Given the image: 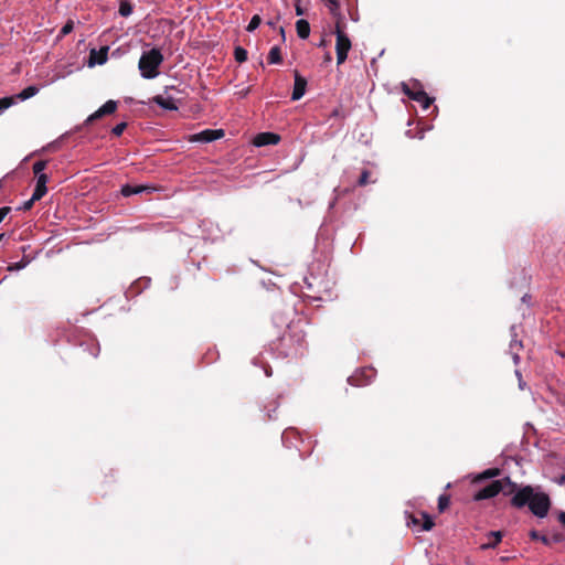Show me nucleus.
<instances>
[{
  "mask_svg": "<svg viewBox=\"0 0 565 565\" xmlns=\"http://www.w3.org/2000/svg\"><path fill=\"white\" fill-rule=\"evenodd\" d=\"M553 541H554V542H559V541H561V539H559V536H557V535H556V536H554V537H553Z\"/></svg>",
  "mask_w": 565,
  "mask_h": 565,
  "instance_id": "obj_39",
  "label": "nucleus"
},
{
  "mask_svg": "<svg viewBox=\"0 0 565 565\" xmlns=\"http://www.w3.org/2000/svg\"><path fill=\"white\" fill-rule=\"evenodd\" d=\"M148 190L147 186L143 185H130L126 184L121 188V194L124 196H130L132 194L141 193L142 191Z\"/></svg>",
  "mask_w": 565,
  "mask_h": 565,
  "instance_id": "obj_19",
  "label": "nucleus"
},
{
  "mask_svg": "<svg viewBox=\"0 0 565 565\" xmlns=\"http://www.w3.org/2000/svg\"><path fill=\"white\" fill-rule=\"evenodd\" d=\"M260 23H262V19H260V17H259L258 14H255V15L250 19V21H249V23H248V25H247L246 30H247L248 32H253V31H255V30L259 26V24H260Z\"/></svg>",
  "mask_w": 565,
  "mask_h": 565,
  "instance_id": "obj_26",
  "label": "nucleus"
},
{
  "mask_svg": "<svg viewBox=\"0 0 565 565\" xmlns=\"http://www.w3.org/2000/svg\"><path fill=\"white\" fill-rule=\"evenodd\" d=\"M46 164H47V162L45 160L36 161L33 164V172H34V174H36L38 177L40 174H43L42 171L46 168Z\"/></svg>",
  "mask_w": 565,
  "mask_h": 565,
  "instance_id": "obj_28",
  "label": "nucleus"
},
{
  "mask_svg": "<svg viewBox=\"0 0 565 565\" xmlns=\"http://www.w3.org/2000/svg\"><path fill=\"white\" fill-rule=\"evenodd\" d=\"M234 57L236 62L244 63L247 60V51L242 46H236L234 50Z\"/></svg>",
  "mask_w": 565,
  "mask_h": 565,
  "instance_id": "obj_22",
  "label": "nucleus"
},
{
  "mask_svg": "<svg viewBox=\"0 0 565 565\" xmlns=\"http://www.w3.org/2000/svg\"><path fill=\"white\" fill-rule=\"evenodd\" d=\"M223 137H224L223 129H205L199 134L191 136L190 141L212 142V141L221 139Z\"/></svg>",
  "mask_w": 565,
  "mask_h": 565,
  "instance_id": "obj_10",
  "label": "nucleus"
},
{
  "mask_svg": "<svg viewBox=\"0 0 565 565\" xmlns=\"http://www.w3.org/2000/svg\"><path fill=\"white\" fill-rule=\"evenodd\" d=\"M14 102H15L14 96L0 98V110H4V109L9 108L10 106H12L14 104Z\"/></svg>",
  "mask_w": 565,
  "mask_h": 565,
  "instance_id": "obj_27",
  "label": "nucleus"
},
{
  "mask_svg": "<svg viewBox=\"0 0 565 565\" xmlns=\"http://www.w3.org/2000/svg\"><path fill=\"white\" fill-rule=\"evenodd\" d=\"M10 211H11V207H9V206L0 207V223L10 213Z\"/></svg>",
  "mask_w": 565,
  "mask_h": 565,
  "instance_id": "obj_34",
  "label": "nucleus"
},
{
  "mask_svg": "<svg viewBox=\"0 0 565 565\" xmlns=\"http://www.w3.org/2000/svg\"><path fill=\"white\" fill-rule=\"evenodd\" d=\"M153 103L158 106L168 109V110H177L178 106L174 103L172 97H163L161 95H157L152 98Z\"/></svg>",
  "mask_w": 565,
  "mask_h": 565,
  "instance_id": "obj_16",
  "label": "nucleus"
},
{
  "mask_svg": "<svg viewBox=\"0 0 565 565\" xmlns=\"http://www.w3.org/2000/svg\"><path fill=\"white\" fill-rule=\"evenodd\" d=\"M375 376L376 370L372 366H365L356 370L351 376H349L348 382L352 386H365L372 383Z\"/></svg>",
  "mask_w": 565,
  "mask_h": 565,
  "instance_id": "obj_7",
  "label": "nucleus"
},
{
  "mask_svg": "<svg viewBox=\"0 0 565 565\" xmlns=\"http://www.w3.org/2000/svg\"><path fill=\"white\" fill-rule=\"evenodd\" d=\"M511 495L510 504L514 509L520 510L527 507L533 515L540 519L548 514L552 502L547 493L532 486L520 487L516 484V490Z\"/></svg>",
  "mask_w": 565,
  "mask_h": 565,
  "instance_id": "obj_1",
  "label": "nucleus"
},
{
  "mask_svg": "<svg viewBox=\"0 0 565 565\" xmlns=\"http://www.w3.org/2000/svg\"><path fill=\"white\" fill-rule=\"evenodd\" d=\"M515 490L516 483L511 481L509 477H505L500 480H493L491 483L477 491L473 494V500L482 501L491 499L498 495L499 493H503L504 495H511Z\"/></svg>",
  "mask_w": 565,
  "mask_h": 565,
  "instance_id": "obj_3",
  "label": "nucleus"
},
{
  "mask_svg": "<svg viewBox=\"0 0 565 565\" xmlns=\"http://www.w3.org/2000/svg\"><path fill=\"white\" fill-rule=\"evenodd\" d=\"M324 45H326V41L321 40V42L319 43V46H324Z\"/></svg>",
  "mask_w": 565,
  "mask_h": 565,
  "instance_id": "obj_40",
  "label": "nucleus"
},
{
  "mask_svg": "<svg viewBox=\"0 0 565 565\" xmlns=\"http://www.w3.org/2000/svg\"><path fill=\"white\" fill-rule=\"evenodd\" d=\"M49 181L47 174H40L36 180V185L33 192V200H41L47 192L46 183Z\"/></svg>",
  "mask_w": 565,
  "mask_h": 565,
  "instance_id": "obj_14",
  "label": "nucleus"
},
{
  "mask_svg": "<svg viewBox=\"0 0 565 565\" xmlns=\"http://www.w3.org/2000/svg\"><path fill=\"white\" fill-rule=\"evenodd\" d=\"M74 28L73 21H68L61 30L62 35H66L72 32Z\"/></svg>",
  "mask_w": 565,
  "mask_h": 565,
  "instance_id": "obj_31",
  "label": "nucleus"
},
{
  "mask_svg": "<svg viewBox=\"0 0 565 565\" xmlns=\"http://www.w3.org/2000/svg\"><path fill=\"white\" fill-rule=\"evenodd\" d=\"M558 521L565 527V511L558 513Z\"/></svg>",
  "mask_w": 565,
  "mask_h": 565,
  "instance_id": "obj_36",
  "label": "nucleus"
},
{
  "mask_svg": "<svg viewBox=\"0 0 565 565\" xmlns=\"http://www.w3.org/2000/svg\"><path fill=\"white\" fill-rule=\"evenodd\" d=\"M107 57H108V47L107 46H104L99 50L93 49L89 53V65H94V64L102 65V64L106 63Z\"/></svg>",
  "mask_w": 565,
  "mask_h": 565,
  "instance_id": "obj_13",
  "label": "nucleus"
},
{
  "mask_svg": "<svg viewBox=\"0 0 565 565\" xmlns=\"http://www.w3.org/2000/svg\"><path fill=\"white\" fill-rule=\"evenodd\" d=\"M489 541L487 543L481 544V550L494 548L501 542L503 537V533L501 531H491L487 534Z\"/></svg>",
  "mask_w": 565,
  "mask_h": 565,
  "instance_id": "obj_15",
  "label": "nucleus"
},
{
  "mask_svg": "<svg viewBox=\"0 0 565 565\" xmlns=\"http://www.w3.org/2000/svg\"><path fill=\"white\" fill-rule=\"evenodd\" d=\"M296 14L297 15H302L303 14V10H302V8L300 7L299 3L296 4Z\"/></svg>",
  "mask_w": 565,
  "mask_h": 565,
  "instance_id": "obj_37",
  "label": "nucleus"
},
{
  "mask_svg": "<svg viewBox=\"0 0 565 565\" xmlns=\"http://www.w3.org/2000/svg\"><path fill=\"white\" fill-rule=\"evenodd\" d=\"M163 62V55L159 49L143 52L139 58L138 67L143 78L151 79L159 75V66Z\"/></svg>",
  "mask_w": 565,
  "mask_h": 565,
  "instance_id": "obj_4",
  "label": "nucleus"
},
{
  "mask_svg": "<svg viewBox=\"0 0 565 565\" xmlns=\"http://www.w3.org/2000/svg\"><path fill=\"white\" fill-rule=\"evenodd\" d=\"M25 267V263L24 262H19V263H14V264H11L9 265L8 267V270H19V269H22Z\"/></svg>",
  "mask_w": 565,
  "mask_h": 565,
  "instance_id": "obj_33",
  "label": "nucleus"
},
{
  "mask_svg": "<svg viewBox=\"0 0 565 565\" xmlns=\"http://www.w3.org/2000/svg\"><path fill=\"white\" fill-rule=\"evenodd\" d=\"M280 141V136L275 132H259L253 139V145L256 147H264L268 145H277Z\"/></svg>",
  "mask_w": 565,
  "mask_h": 565,
  "instance_id": "obj_11",
  "label": "nucleus"
},
{
  "mask_svg": "<svg viewBox=\"0 0 565 565\" xmlns=\"http://www.w3.org/2000/svg\"><path fill=\"white\" fill-rule=\"evenodd\" d=\"M500 475H501V470L499 468H490V469L484 470L480 475H478L473 479V482H481L487 479H492V478L499 477Z\"/></svg>",
  "mask_w": 565,
  "mask_h": 565,
  "instance_id": "obj_18",
  "label": "nucleus"
},
{
  "mask_svg": "<svg viewBox=\"0 0 565 565\" xmlns=\"http://www.w3.org/2000/svg\"><path fill=\"white\" fill-rule=\"evenodd\" d=\"M36 201H38V200H33V195H32L30 200H28V201H25V202L23 203V205L20 207V210H22V211H29V210H31V209H32V206H33V204H34V202H36Z\"/></svg>",
  "mask_w": 565,
  "mask_h": 565,
  "instance_id": "obj_32",
  "label": "nucleus"
},
{
  "mask_svg": "<svg viewBox=\"0 0 565 565\" xmlns=\"http://www.w3.org/2000/svg\"><path fill=\"white\" fill-rule=\"evenodd\" d=\"M335 52H337V64L341 65L345 62L348 57V53L351 50V40L349 36L341 30L340 23L338 22L335 25Z\"/></svg>",
  "mask_w": 565,
  "mask_h": 565,
  "instance_id": "obj_5",
  "label": "nucleus"
},
{
  "mask_svg": "<svg viewBox=\"0 0 565 565\" xmlns=\"http://www.w3.org/2000/svg\"><path fill=\"white\" fill-rule=\"evenodd\" d=\"M127 128V122L122 121L118 125H116L113 129H111V134L116 137H119L122 135V132L125 131V129Z\"/></svg>",
  "mask_w": 565,
  "mask_h": 565,
  "instance_id": "obj_29",
  "label": "nucleus"
},
{
  "mask_svg": "<svg viewBox=\"0 0 565 565\" xmlns=\"http://www.w3.org/2000/svg\"><path fill=\"white\" fill-rule=\"evenodd\" d=\"M327 1L329 2V4H330V7H331V10H332V11H333V10H335V9H338V8H339V6H340V4H339V0H327Z\"/></svg>",
  "mask_w": 565,
  "mask_h": 565,
  "instance_id": "obj_35",
  "label": "nucleus"
},
{
  "mask_svg": "<svg viewBox=\"0 0 565 565\" xmlns=\"http://www.w3.org/2000/svg\"><path fill=\"white\" fill-rule=\"evenodd\" d=\"M402 90L408 98L419 103L425 109H427L433 103V98H430L422 88L414 89L406 83H402Z\"/></svg>",
  "mask_w": 565,
  "mask_h": 565,
  "instance_id": "obj_8",
  "label": "nucleus"
},
{
  "mask_svg": "<svg viewBox=\"0 0 565 565\" xmlns=\"http://www.w3.org/2000/svg\"><path fill=\"white\" fill-rule=\"evenodd\" d=\"M118 12L121 17H128L132 12V6L128 1H121Z\"/></svg>",
  "mask_w": 565,
  "mask_h": 565,
  "instance_id": "obj_23",
  "label": "nucleus"
},
{
  "mask_svg": "<svg viewBox=\"0 0 565 565\" xmlns=\"http://www.w3.org/2000/svg\"><path fill=\"white\" fill-rule=\"evenodd\" d=\"M307 79L298 71H295V84L291 94V100H299L306 93Z\"/></svg>",
  "mask_w": 565,
  "mask_h": 565,
  "instance_id": "obj_12",
  "label": "nucleus"
},
{
  "mask_svg": "<svg viewBox=\"0 0 565 565\" xmlns=\"http://www.w3.org/2000/svg\"><path fill=\"white\" fill-rule=\"evenodd\" d=\"M117 107L118 103L116 100H107L102 107L86 118L84 125H92L102 117L114 114L117 110Z\"/></svg>",
  "mask_w": 565,
  "mask_h": 565,
  "instance_id": "obj_9",
  "label": "nucleus"
},
{
  "mask_svg": "<svg viewBox=\"0 0 565 565\" xmlns=\"http://www.w3.org/2000/svg\"><path fill=\"white\" fill-rule=\"evenodd\" d=\"M530 537L534 541H541L544 545H550L551 540L546 535H541L537 531L532 530L530 532Z\"/></svg>",
  "mask_w": 565,
  "mask_h": 565,
  "instance_id": "obj_25",
  "label": "nucleus"
},
{
  "mask_svg": "<svg viewBox=\"0 0 565 565\" xmlns=\"http://www.w3.org/2000/svg\"><path fill=\"white\" fill-rule=\"evenodd\" d=\"M405 518L407 526L415 527L418 531H430L435 525L431 516L426 512L417 514L406 512Z\"/></svg>",
  "mask_w": 565,
  "mask_h": 565,
  "instance_id": "obj_6",
  "label": "nucleus"
},
{
  "mask_svg": "<svg viewBox=\"0 0 565 565\" xmlns=\"http://www.w3.org/2000/svg\"><path fill=\"white\" fill-rule=\"evenodd\" d=\"M296 31H297V35L305 40L309 36L310 34V24L307 20L305 19H300L296 22Z\"/></svg>",
  "mask_w": 565,
  "mask_h": 565,
  "instance_id": "obj_17",
  "label": "nucleus"
},
{
  "mask_svg": "<svg viewBox=\"0 0 565 565\" xmlns=\"http://www.w3.org/2000/svg\"><path fill=\"white\" fill-rule=\"evenodd\" d=\"M268 63L269 64H279L281 63L282 61V57H281V51H280V47L278 45H275L270 49L269 53H268Z\"/></svg>",
  "mask_w": 565,
  "mask_h": 565,
  "instance_id": "obj_20",
  "label": "nucleus"
},
{
  "mask_svg": "<svg viewBox=\"0 0 565 565\" xmlns=\"http://www.w3.org/2000/svg\"><path fill=\"white\" fill-rule=\"evenodd\" d=\"M39 92V88L35 87V86H28L25 87L24 89H22L17 96L15 98H19L21 100H25V99H29L31 97H33L36 93Z\"/></svg>",
  "mask_w": 565,
  "mask_h": 565,
  "instance_id": "obj_21",
  "label": "nucleus"
},
{
  "mask_svg": "<svg viewBox=\"0 0 565 565\" xmlns=\"http://www.w3.org/2000/svg\"><path fill=\"white\" fill-rule=\"evenodd\" d=\"M450 504V497L447 494H441L438 498V511L444 512Z\"/></svg>",
  "mask_w": 565,
  "mask_h": 565,
  "instance_id": "obj_24",
  "label": "nucleus"
},
{
  "mask_svg": "<svg viewBox=\"0 0 565 565\" xmlns=\"http://www.w3.org/2000/svg\"><path fill=\"white\" fill-rule=\"evenodd\" d=\"M278 350L285 358H299L307 351L306 331L301 320L291 321L278 341Z\"/></svg>",
  "mask_w": 565,
  "mask_h": 565,
  "instance_id": "obj_2",
  "label": "nucleus"
},
{
  "mask_svg": "<svg viewBox=\"0 0 565 565\" xmlns=\"http://www.w3.org/2000/svg\"><path fill=\"white\" fill-rule=\"evenodd\" d=\"M370 175H371V173L369 170H363L358 180V185H360V186L366 185L369 183Z\"/></svg>",
  "mask_w": 565,
  "mask_h": 565,
  "instance_id": "obj_30",
  "label": "nucleus"
},
{
  "mask_svg": "<svg viewBox=\"0 0 565 565\" xmlns=\"http://www.w3.org/2000/svg\"><path fill=\"white\" fill-rule=\"evenodd\" d=\"M331 61H332L331 54L328 52V53L324 55V62H326V63H330Z\"/></svg>",
  "mask_w": 565,
  "mask_h": 565,
  "instance_id": "obj_38",
  "label": "nucleus"
},
{
  "mask_svg": "<svg viewBox=\"0 0 565 565\" xmlns=\"http://www.w3.org/2000/svg\"><path fill=\"white\" fill-rule=\"evenodd\" d=\"M3 236H4V234H0V242L2 241Z\"/></svg>",
  "mask_w": 565,
  "mask_h": 565,
  "instance_id": "obj_41",
  "label": "nucleus"
}]
</instances>
